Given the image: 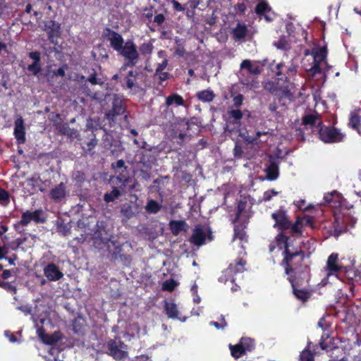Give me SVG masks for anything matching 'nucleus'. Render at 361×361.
Masks as SVG:
<instances>
[{
    "instance_id": "423d86ee",
    "label": "nucleus",
    "mask_w": 361,
    "mask_h": 361,
    "mask_svg": "<svg viewBox=\"0 0 361 361\" xmlns=\"http://www.w3.org/2000/svg\"><path fill=\"white\" fill-rule=\"evenodd\" d=\"M319 138L324 143H336L343 141L345 134L334 126H324L322 121L318 123Z\"/></svg>"
},
{
    "instance_id": "69168bd1",
    "label": "nucleus",
    "mask_w": 361,
    "mask_h": 361,
    "mask_svg": "<svg viewBox=\"0 0 361 361\" xmlns=\"http://www.w3.org/2000/svg\"><path fill=\"white\" fill-rule=\"evenodd\" d=\"M0 287L10 292L16 293V287L10 282L0 281Z\"/></svg>"
},
{
    "instance_id": "338daca9",
    "label": "nucleus",
    "mask_w": 361,
    "mask_h": 361,
    "mask_svg": "<svg viewBox=\"0 0 361 361\" xmlns=\"http://www.w3.org/2000/svg\"><path fill=\"white\" fill-rule=\"evenodd\" d=\"M167 66L168 60L166 59H164L161 63L157 64L154 73H156V75H158L161 72H164L163 71L166 68Z\"/></svg>"
},
{
    "instance_id": "0e129e2a",
    "label": "nucleus",
    "mask_w": 361,
    "mask_h": 361,
    "mask_svg": "<svg viewBox=\"0 0 361 361\" xmlns=\"http://www.w3.org/2000/svg\"><path fill=\"white\" fill-rule=\"evenodd\" d=\"M121 262L126 266H130L132 262V257L130 255L121 254L118 257Z\"/></svg>"
},
{
    "instance_id": "864d4df0",
    "label": "nucleus",
    "mask_w": 361,
    "mask_h": 361,
    "mask_svg": "<svg viewBox=\"0 0 361 361\" xmlns=\"http://www.w3.org/2000/svg\"><path fill=\"white\" fill-rule=\"evenodd\" d=\"M170 73L168 72H161L158 75H156V73L154 74L153 78L154 79H158V84L161 86H164L163 85V82L170 78Z\"/></svg>"
},
{
    "instance_id": "a211bd4d",
    "label": "nucleus",
    "mask_w": 361,
    "mask_h": 361,
    "mask_svg": "<svg viewBox=\"0 0 361 361\" xmlns=\"http://www.w3.org/2000/svg\"><path fill=\"white\" fill-rule=\"evenodd\" d=\"M13 135L18 145H23L25 142V127L21 116H18L14 122Z\"/></svg>"
},
{
    "instance_id": "4468645a",
    "label": "nucleus",
    "mask_w": 361,
    "mask_h": 361,
    "mask_svg": "<svg viewBox=\"0 0 361 361\" xmlns=\"http://www.w3.org/2000/svg\"><path fill=\"white\" fill-rule=\"evenodd\" d=\"M42 211L41 209H36L33 212L27 210L23 212L21 215L20 220L18 222L15 226L17 225H21L23 226H27L32 221L35 222L36 224H42L44 223L46 219L44 217H42Z\"/></svg>"
},
{
    "instance_id": "aec40b11",
    "label": "nucleus",
    "mask_w": 361,
    "mask_h": 361,
    "mask_svg": "<svg viewBox=\"0 0 361 361\" xmlns=\"http://www.w3.org/2000/svg\"><path fill=\"white\" fill-rule=\"evenodd\" d=\"M44 274L50 281H56L63 276L59 267L54 263H49L44 267Z\"/></svg>"
},
{
    "instance_id": "0eeeda50",
    "label": "nucleus",
    "mask_w": 361,
    "mask_h": 361,
    "mask_svg": "<svg viewBox=\"0 0 361 361\" xmlns=\"http://www.w3.org/2000/svg\"><path fill=\"white\" fill-rule=\"evenodd\" d=\"M118 52L126 61L121 66V71H126L128 67L133 68L136 66L139 61L140 56L137 46L132 40L126 42L122 49H121Z\"/></svg>"
},
{
    "instance_id": "20e7f679",
    "label": "nucleus",
    "mask_w": 361,
    "mask_h": 361,
    "mask_svg": "<svg viewBox=\"0 0 361 361\" xmlns=\"http://www.w3.org/2000/svg\"><path fill=\"white\" fill-rule=\"evenodd\" d=\"M305 252H302V259L298 262H293L290 265V271L287 273L284 268L285 274L288 276V281L291 286H302L304 282H308L310 279V268L304 264Z\"/></svg>"
},
{
    "instance_id": "9b49d317",
    "label": "nucleus",
    "mask_w": 361,
    "mask_h": 361,
    "mask_svg": "<svg viewBox=\"0 0 361 361\" xmlns=\"http://www.w3.org/2000/svg\"><path fill=\"white\" fill-rule=\"evenodd\" d=\"M247 264L246 260L241 257H238L233 263H231L228 267L224 271L226 276L228 278L224 279L223 277H220L219 281L221 282H226L231 280L232 283L235 282L233 276L238 273H243L245 270V265Z\"/></svg>"
},
{
    "instance_id": "3c124183",
    "label": "nucleus",
    "mask_w": 361,
    "mask_h": 361,
    "mask_svg": "<svg viewBox=\"0 0 361 361\" xmlns=\"http://www.w3.org/2000/svg\"><path fill=\"white\" fill-rule=\"evenodd\" d=\"M245 207H246V202L240 200L238 202V206H237L236 215H235V219L233 220V223H237L240 221L241 214H242L243 212L245 209Z\"/></svg>"
},
{
    "instance_id": "774afa93",
    "label": "nucleus",
    "mask_w": 361,
    "mask_h": 361,
    "mask_svg": "<svg viewBox=\"0 0 361 361\" xmlns=\"http://www.w3.org/2000/svg\"><path fill=\"white\" fill-rule=\"evenodd\" d=\"M81 319H75L73 322V329L75 333H80L82 331L83 324H80Z\"/></svg>"
},
{
    "instance_id": "393cba45",
    "label": "nucleus",
    "mask_w": 361,
    "mask_h": 361,
    "mask_svg": "<svg viewBox=\"0 0 361 361\" xmlns=\"http://www.w3.org/2000/svg\"><path fill=\"white\" fill-rule=\"evenodd\" d=\"M361 109H357L351 111L349 115V121L348 126L349 128L357 132L361 135Z\"/></svg>"
},
{
    "instance_id": "a18cd8bd",
    "label": "nucleus",
    "mask_w": 361,
    "mask_h": 361,
    "mask_svg": "<svg viewBox=\"0 0 361 361\" xmlns=\"http://www.w3.org/2000/svg\"><path fill=\"white\" fill-rule=\"evenodd\" d=\"M121 195V191L116 187H114L113 190L110 192H107L104 196V200L109 203L114 202L116 199L120 197Z\"/></svg>"
},
{
    "instance_id": "cd10ccee",
    "label": "nucleus",
    "mask_w": 361,
    "mask_h": 361,
    "mask_svg": "<svg viewBox=\"0 0 361 361\" xmlns=\"http://www.w3.org/2000/svg\"><path fill=\"white\" fill-rule=\"evenodd\" d=\"M319 121H322L321 115L318 114L317 111H314L313 114H305L302 118L301 124L304 126L307 127H314L317 126L318 128V123Z\"/></svg>"
},
{
    "instance_id": "de8ad7c7",
    "label": "nucleus",
    "mask_w": 361,
    "mask_h": 361,
    "mask_svg": "<svg viewBox=\"0 0 361 361\" xmlns=\"http://www.w3.org/2000/svg\"><path fill=\"white\" fill-rule=\"evenodd\" d=\"M243 149L241 142L239 140L235 141V146L233 149V156L236 159H240L243 157Z\"/></svg>"
},
{
    "instance_id": "680f3d73",
    "label": "nucleus",
    "mask_w": 361,
    "mask_h": 361,
    "mask_svg": "<svg viewBox=\"0 0 361 361\" xmlns=\"http://www.w3.org/2000/svg\"><path fill=\"white\" fill-rule=\"evenodd\" d=\"M321 62H312V66L310 68L309 71L313 75L319 74L322 73Z\"/></svg>"
},
{
    "instance_id": "6ab92c4d",
    "label": "nucleus",
    "mask_w": 361,
    "mask_h": 361,
    "mask_svg": "<svg viewBox=\"0 0 361 361\" xmlns=\"http://www.w3.org/2000/svg\"><path fill=\"white\" fill-rule=\"evenodd\" d=\"M264 89L276 96V99L279 103H282L283 98H290L291 96L290 90L285 87L281 91H278L274 82H268L264 85Z\"/></svg>"
},
{
    "instance_id": "ea45409f",
    "label": "nucleus",
    "mask_w": 361,
    "mask_h": 361,
    "mask_svg": "<svg viewBox=\"0 0 361 361\" xmlns=\"http://www.w3.org/2000/svg\"><path fill=\"white\" fill-rule=\"evenodd\" d=\"M244 350L247 353L252 352L255 348V341L249 337H242L239 341Z\"/></svg>"
},
{
    "instance_id": "7ed1b4c3",
    "label": "nucleus",
    "mask_w": 361,
    "mask_h": 361,
    "mask_svg": "<svg viewBox=\"0 0 361 361\" xmlns=\"http://www.w3.org/2000/svg\"><path fill=\"white\" fill-rule=\"evenodd\" d=\"M90 235L93 241V245L96 248L100 250L106 247L112 258L118 259L122 252L121 245L116 240H111L112 235L106 230L104 221H97Z\"/></svg>"
},
{
    "instance_id": "4be33fe9",
    "label": "nucleus",
    "mask_w": 361,
    "mask_h": 361,
    "mask_svg": "<svg viewBox=\"0 0 361 361\" xmlns=\"http://www.w3.org/2000/svg\"><path fill=\"white\" fill-rule=\"evenodd\" d=\"M111 168L118 173V179L123 183H128V167L123 159H119L111 164Z\"/></svg>"
},
{
    "instance_id": "603ef678",
    "label": "nucleus",
    "mask_w": 361,
    "mask_h": 361,
    "mask_svg": "<svg viewBox=\"0 0 361 361\" xmlns=\"http://www.w3.org/2000/svg\"><path fill=\"white\" fill-rule=\"evenodd\" d=\"M244 100V96L242 94H238L233 98V104L229 108L235 109H239V108L243 105V102Z\"/></svg>"
},
{
    "instance_id": "c756f323",
    "label": "nucleus",
    "mask_w": 361,
    "mask_h": 361,
    "mask_svg": "<svg viewBox=\"0 0 361 361\" xmlns=\"http://www.w3.org/2000/svg\"><path fill=\"white\" fill-rule=\"evenodd\" d=\"M338 255L337 253L331 254L326 262V270L329 271L328 276L337 273L341 271V267L338 264Z\"/></svg>"
},
{
    "instance_id": "bf43d9fd",
    "label": "nucleus",
    "mask_w": 361,
    "mask_h": 361,
    "mask_svg": "<svg viewBox=\"0 0 361 361\" xmlns=\"http://www.w3.org/2000/svg\"><path fill=\"white\" fill-rule=\"evenodd\" d=\"M10 195L8 192L3 188H0V203L2 204H8Z\"/></svg>"
},
{
    "instance_id": "f704fd0d",
    "label": "nucleus",
    "mask_w": 361,
    "mask_h": 361,
    "mask_svg": "<svg viewBox=\"0 0 361 361\" xmlns=\"http://www.w3.org/2000/svg\"><path fill=\"white\" fill-rule=\"evenodd\" d=\"M314 62H324L327 57V49L326 47L314 48L312 50Z\"/></svg>"
},
{
    "instance_id": "c9c22d12",
    "label": "nucleus",
    "mask_w": 361,
    "mask_h": 361,
    "mask_svg": "<svg viewBox=\"0 0 361 361\" xmlns=\"http://www.w3.org/2000/svg\"><path fill=\"white\" fill-rule=\"evenodd\" d=\"M325 202L332 207H340L343 206L342 202L340 201V197L336 192L334 193L326 194L324 197Z\"/></svg>"
},
{
    "instance_id": "5701e85b",
    "label": "nucleus",
    "mask_w": 361,
    "mask_h": 361,
    "mask_svg": "<svg viewBox=\"0 0 361 361\" xmlns=\"http://www.w3.org/2000/svg\"><path fill=\"white\" fill-rule=\"evenodd\" d=\"M279 161L273 157H270L269 163L267 165L265 171L266 177L269 180H274L278 178L279 175Z\"/></svg>"
},
{
    "instance_id": "c03bdc74",
    "label": "nucleus",
    "mask_w": 361,
    "mask_h": 361,
    "mask_svg": "<svg viewBox=\"0 0 361 361\" xmlns=\"http://www.w3.org/2000/svg\"><path fill=\"white\" fill-rule=\"evenodd\" d=\"M72 179L75 183V185L81 187L86 180V175L83 171H74L72 173Z\"/></svg>"
},
{
    "instance_id": "a878e982",
    "label": "nucleus",
    "mask_w": 361,
    "mask_h": 361,
    "mask_svg": "<svg viewBox=\"0 0 361 361\" xmlns=\"http://www.w3.org/2000/svg\"><path fill=\"white\" fill-rule=\"evenodd\" d=\"M206 235L201 225L195 226L193 233L190 238V242L197 246H201L205 243Z\"/></svg>"
},
{
    "instance_id": "ddd939ff",
    "label": "nucleus",
    "mask_w": 361,
    "mask_h": 361,
    "mask_svg": "<svg viewBox=\"0 0 361 361\" xmlns=\"http://www.w3.org/2000/svg\"><path fill=\"white\" fill-rule=\"evenodd\" d=\"M121 75L122 78L120 80V83L123 89L130 90H138L140 89L137 82V79L140 75L139 72L130 70L128 71L126 74L121 73Z\"/></svg>"
},
{
    "instance_id": "58836bf2",
    "label": "nucleus",
    "mask_w": 361,
    "mask_h": 361,
    "mask_svg": "<svg viewBox=\"0 0 361 361\" xmlns=\"http://www.w3.org/2000/svg\"><path fill=\"white\" fill-rule=\"evenodd\" d=\"M165 104L167 106H170L173 104H176V106H183L184 99L180 94L177 93H172L166 98Z\"/></svg>"
},
{
    "instance_id": "4d7b16f0",
    "label": "nucleus",
    "mask_w": 361,
    "mask_h": 361,
    "mask_svg": "<svg viewBox=\"0 0 361 361\" xmlns=\"http://www.w3.org/2000/svg\"><path fill=\"white\" fill-rule=\"evenodd\" d=\"M278 194L279 192L276 191L274 189L268 190L264 192L261 202H269L274 196Z\"/></svg>"
},
{
    "instance_id": "7c9ffc66",
    "label": "nucleus",
    "mask_w": 361,
    "mask_h": 361,
    "mask_svg": "<svg viewBox=\"0 0 361 361\" xmlns=\"http://www.w3.org/2000/svg\"><path fill=\"white\" fill-rule=\"evenodd\" d=\"M169 226L172 234L175 236L178 235L181 231H187L188 228L185 220H171Z\"/></svg>"
},
{
    "instance_id": "4c0bfd02",
    "label": "nucleus",
    "mask_w": 361,
    "mask_h": 361,
    "mask_svg": "<svg viewBox=\"0 0 361 361\" xmlns=\"http://www.w3.org/2000/svg\"><path fill=\"white\" fill-rule=\"evenodd\" d=\"M196 98L202 102H211L215 97V94L211 90L199 91L195 94Z\"/></svg>"
},
{
    "instance_id": "bb28decb",
    "label": "nucleus",
    "mask_w": 361,
    "mask_h": 361,
    "mask_svg": "<svg viewBox=\"0 0 361 361\" xmlns=\"http://www.w3.org/2000/svg\"><path fill=\"white\" fill-rule=\"evenodd\" d=\"M66 196V186L63 183H60L54 188H52L49 192L50 198L54 202H61Z\"/></svg>"
},
{
    "instance_id": "39448f33",
    "label": "nucleus",
    "mask_w": 361,
    "mask_h": 361,
    "mask_svg": "<svg viewBox=\"0 0 361 361\" xmlns=\"http://www.w3.org/2000/svg\"><path fill=\"white\" fill-rule=\"evenodd\" d=\"M271 216L275 221L274 228H277L279 231H286L290 230L289 233L293 236H295L297 233H300L298 228L300 225L299 220H295L293 223L286 210L279 209L273 212Z\"/></svg>"
},
{
    "instance_id": "f8f14e48",
    "label": "nucleus",
    "mask_w": 361,
    "mask_h": 361,
    "mask_svg": "<svg viewBox=\"0 0 361 361\" xmlns=\"http://www.w3.org/2000/svg\"><path fill=\"white\" fill-rule=\"evenodd\" d=\"M355 224V221L350 219L348 217L343 218L340 214H334V221L332 224L333 235L338 237L341 234L345 233L348 227H353Z\"/></svg>"
},
{
    "instance_id": "6e6552de",
    "label": "nucleus",
    "mask_w": 361,
    "mask_h": 361,
    "mask_svg": "<svg viewBox=\"0 0 361 361\" xmlns=\"http://www.w3.org/2000/svg\"><path fill=\"white\" fill-rule=\"evenodd\" d=\"M241 69H246L250 75L241 80V83L250 88H257L259 86L257 76L262 73V68L257 63H252L248 59L243 60L240 63Z\"/></svg>"
},
{
    "instance_id": "052dcab7",
    "label": "nucleus",
    "mask_w": 361,
    "mask_h": 361,
    "mask_svg": "<svg viewBox=\"0 0 361 361\" xmlns=\"http://www.w3.org/2000/svg\"><path fill=\"white\" fill-rule=\"evenodd\" d=\"M247 9V6L243 2H238L234 6V10L237 14L240 16H243L245 14V12Z\"/></svg>"
},
{
    "instance_id": "473e14b6",
    "label": "nucleus",
    "mask_w": 361,
    "mask_h": 361,
    "mask_svg": "<svg viewBox=\"0 0 361 361\" xmlns=\"http://www.w3.org/2000/svg\"><path fill=\"white\" fill-rule=\"evenodd\" d=\"M301 286H291L294 296L299 300L305 302L311 297V291L305 288H299Z\"/></svg>"
},
{
    "instance_id": "1a4fd4ad",
    "label": "nucleus",
    "mask_w": 361,
    "mask_h": 361,
    "mask_svg": "<svg viewBox=\"0 0 361 361\" xmlns=\"http://www.w3.org/2000/svg\"><path fill=\"white\" fill-rule=\"evenodd\" d=\"M272 71L277 77L278 80L283 82L284 84L286 83V87H288V84L290 83V79L293 78L297 74L298 66L292 62L287 64L284 62H281L275 66Z\"/></svg>"
},
{
    "instance_id": "f257e3e1",
    "label": "nucleus",
    "mask_w": 361,
    "mask_h": 361,
    "mask_svg": "<svg viewBox=\"0 0 361 361\" xmlns=\"http://www.w3.org/2000/svg\"><path fill=\"white\" fill-rule=\"evenodd\" d=\"M243 117V114L240 109L228 108L224 127L225 133L230 137H240L247 145H257L259 138L262 135H267L268 133L257 131L255 136H250L247 131L243 132L241 122Z\"/></svg>"
},
{
    "instance_id": "a19ab883",
    "label": "nucleus",
    "mask_w": 361,
    "mask_h": 361,
    "mask_svg": "<svg viewBox=\"0 0 361 361\" xmlns=\"http://www.w3.org/2000/svg\"><path fill=\"white\" fill-rule=\"evenodd\" d=\"M228 348L231 350L232 357H233L235 359H238L246 354L244 348L239 343L235 345L229 344Z\"/></svg>"
},
{
    "instance_id": "e2e57ef3",
    "label": "nucleus",
    "mask_w": 361,
    "mask_h": 361,
    "mask_svg": "<svg viewBox=\"0 0 361 361\" xmlns=\"http://www.w3.org/2000/svg\"><path fill=\"white\" fill-rule=\"evenodd\" d=\"M87 147L85 148V150L87 152L92 151L94 147L97 145V140L96 139V135L94 133H92V137L87 142Z\"/></svg>"
},
{
    "instance_id": "79ce46f5",
    "label": "nucleus",
    "mask_w": 361,
    "mask_h": 361,
    "mask_svg": "<svg viewBox=\"0 0 361 361\" xmlns=\"http://www.w3.org/2000/svg\"><path fill=\"white\" fill-rule=\"evenodd\" d=\"M161 208V205L154 200H149L145 206V210L149 214H157Z\"/></svg>"
},
{
    "instance_id": "f03ea898",
    "label": "nucleus",
    "mask_w": 361,
    "mask_h": 361,
    "mask_svg": "<svg viewBox=\"0 0 361 361\" xmlns=\"http://www.w3.org/2000/svg\"><path fill=\"white\" fill-rule=\"evenodd\" d=\"M295 240L281 231L275 237V243L280 250H283V259L281 265L286 269V272L290 271L293 262H298L302 259V252H305L300 247L294 245Z\"/></svg>"
},
{
    "instance_id": "412c9836",
    "label": "nucleus",
    "mask_w": 361,
    "mask_h": 361,
    "mask_svg": "<svg viewBox=\"0 0 361 361\" xmlns=\"http://www.w3.org/2000/svg\"><path fill=\"white\" fill-rule=\"evenodd\" d=\"M28 56L33 60V62L28 65L26 69L34 75H37L42 71L41 54L38 51L28 53Z\"/></svg>"
},
{
    "instance_id": "c85d7f7f",
    "label": "nucleus",
    "mask_w": 361,
    "mask_h": 361,
    "mask_svg": "<svg viewBox=\"0 0 361 361\" xmlns=\"http://www.w3.org/2000/svg\"><path fill=\"white\" fill-rule=\"evenodd\" d=\"M164 312L169 318L173 319H178L183 322L185 320V318L181 319L180 317H178L179 311L178 310L176 304H175L173 302H169L167 300H164Z\"/></svg>"
},
{
    "instance_id": "13d9d810",
    "label": "nucleus",
    "mask_w": 361,
    "mask_h": 361,
    "mask_svg": "<svg viewBox=\"0 0 361 361\" xmlns=\"http://www.w3.org/2000/svg\"><path fill=\"white\" fill-rule=\"evenodd\" d=\"M329 338V335L326 334V335H323L322 337H321V339H320V341H319V346L320 348L324 350H326V351H329V350H333L334 348H337V347H331V345H328L326 343V340Z\"/></svg>"
},
{
    "instance_id": "8fccbe9b",
    "label": "nucleus",
    "mask_w": 361,
    "mask_h": 361,
    "mask_svg": "<svg viewBox=\"0 0 361 361\" xmlns=\"http://www.w3.org/2000/svg\"><path fill=\"white\" fill-rule=\"evenodd\" d=\"M305 200L300 199L298 201H294L293 204L297 207V208L301 211H310L312 209H313V206L312 204H309L307 206H305Z\"/></svg>"
},
{
    "instance_id": "5fc2aeb1",
    "label": "nucleus",
    "mask_w": 361,
    "mask_h": 361,
    "mask_svg": "<svg viewBox=\"0 0 361 361\" xmlns=\"http://www.w3.org/2000/svg\"><path fill=\"white\" fill-rule=\"evenodd\" d=\"M86 126L88 129L92 130V133L101 128L99 121L93 118H89L87 120Z\"/></svg>"
},
{
    "instance_id": "6e6d98bb",
    "label": "nucleus",
    "mask_w": 361,
    "mask_h": 361,
    "mask_svg": "<svg viewBox=\"0 0 361 361\" xmlns=\"http://www.w3.org/2000/svg\"><path fill=\"white\" fill-rule=\"evenodd\" d=\"M87 81H88L90 83L94 85L103 84V81L102 80V79L98 78L97 77V73L94 69H92V73H90V75L87 79Z\"/></svg>"
},
{
    "instance_id": "e433bc0d",
    "label": "nucleus",
    "mask_w": 361,
    "mask_h": 361,
    "mask_svg": "<svg viewBox=\"0 0 361 361\" xmlns=\"http://www.w3.org/2000/svg\"><path fill=\"white\" fill-rule=\"evenodd\" d=\"M248 32L246 25L238 23L233 30V35L235 40H240L245 37Z\"/></svg>"
},
{
    "instance_id": "f3484780",
    "label": "nucleus",
    "mask_w": 361,
    "mask_h": 361,
    "mask_svg": "<svg viewBox=\"0 0 361 361\" xmlns=\"http://www.w3.org/2000/svg\"><path fill=\"white\" fill-rule=\"evenodd\" d=\"M255 12L257 16L264 17L267 22H271L274 19L272 8L265 0H261L256 5Z\"/></svg>"
},
{
    "instance_id": "2f4dec72",
    "label": "nucleus",
    "mask_w": 361,
    "mask_h": 361,
    "mask_svg": "<svg viewBox=\"0 0 361 361\" xmlns=\"http://www.w3.org/2000/svg\"><path fill=\"white\" fill-rule=\"evenodd\" d=\"M247 224V219L245 220L243 222L239 221L237 223H234V238H238L242 241H247V235L245 229Z\"/></svg>"
},
{
    "instance_id": "49530a36",
    "label": "nucleus",
    "mask_w": 361,
    "mask_h": 361,
    "mask_svg": "<svg viewBox=\"0 0 361 361\" xmlns=\"http://www.w3.org/2000/svg\"><path fill=\"white\" fill-rule=\"evenodd\" d=\"M154 46L152 42H144L140 44L139 50L142 55L149 56L152 54Z\"/></svg>"
},
{
    "instance_id": "37998d69",
    "label": "nucleus",
    "mask_w": 361,
    "mask_h": 361,
    "mask_svg": "<svg viewBox=\"0 0 361 361\" xmlns=\"http://www.w3.org/2000/svg\"><path fill=\"white\" fill-rule=\"evenodd\" d=\"M310 343L300 353L298 361H314V353L310 351Z\"/></svg>"
},
{
    "instance_id": "9d476101",
    "label": "nucleus",
    "mask_w": 361,
    "mask_h": 361,
    "mask_svg": "<svg viewBox=\"0 0 361 361\" xmlns=\"http://www.w3.org/2000/svg\"><path fill=\"white\" fill-rule=\"evenodd\" d=\"M106 348L109 355L116 360H122L128 357L127 345L119 338L116 337L114 339H110L107 342Z\"/></svg>"
},
{
    "instance_id": "2eb2a0df",
    "label": "nucleus",
    "mask_w": 361,
    "mask_h": 361,
    "mask_svg": "<svg viewBox=\"0 0 361 361\" xmlns=\"http://www.w3.org/2000/svg\"><path fill=\"white\" fill-rule=\"evenodd\" d=\"M48 36V39L53 44H57V39L61 35V25L55 20H50L46 22L44 29Z\"/></svg>"
},
{
    "instance_id": "09e8293b",
    "label": "nucleus",
    "mask_w": 361,
    "mask_h": 361,
    "mask_svg": "<svg viewBox=\"0 0 361 361\" xmlns=\"http://www.w3.org/2000/svg\"><path fill=\"white\" fill-rule=\"evenodd\" d=\"M177 285V282L175 280L171 279L165 281L163 283L162 290L171 292L175 289Z\"/></svg>"
},
{
    "instance_id": "b1692460",
    "label": "nucleus",
    "mask_w": 361,
    "mask_h": 361,
    "mask_svg": "<svg viewBox=\"0 0 361 361\" xmlns=\"http://www.w3.org/2000/svg\"><path fill=\"white\" fill-rule=\"evenodd\" d=\"M126 111V108L124 106L123 100L118 94H114L113 101H112V109L107 114V116L109 117L112 116L115 117L116 116H120L124 114Z\"/></svg>"
},
{
    "instance_id": "72a5a7b5",
    "label": "nucleus",
    "mask_w": 361,
    "mask_h": 361,
    "mask_svg": "<svg viewBox=\"0 0 361 361\" xmlns=\"http://www.w3.org/2000/svg\"><path fill=\"white\" fill-rule=\"evenodd\" d=\"M296 220H299V230L300 233H297L295 236H302V228L305 226H308L312 228H314V218L311 216H297Z\"/></svg>"
},
{
    "instance_id": "dca6fc26",
    "label": "nucleus",
    "mask_w": 361,
    "mask_h": 361,
    "mask_svg": "<svg viewBox=\"0 0 361 361\" xmlns=\"http://www.w3.org/2000/svg\"><path fill=\"white\" fill-rule=\"evenodd\" d=\"M104 35V37L109 41L111 47L115 51H118L121 49H122L125 43L121 35L116 31L111 30L109 27L105 29Z\"/></svg>"
}]
</instances>
